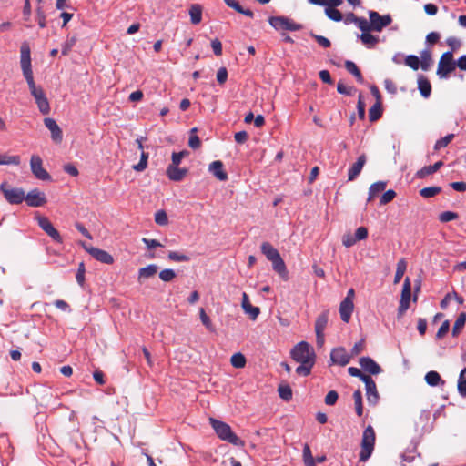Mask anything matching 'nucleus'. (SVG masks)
<instances>
[{"label": "nucleus", "instance_id": "nucleus-1", "mask_svg": "<svg viewBox=\"0 0 466 466\" xmlns=\"http://www.w3.org/2000/svg\"><path fill=\"white\" fill-rule=\"evenodd\" d=\"M291 358L300 365L297 367L296 373L299 376H308L316 361L313 348L306 341L296 344L290 352Z\"/></svg>", "mask_w": 466, "mask_h": 466}, {"label": "nucleus", "instance_id": "nucleus-2", "mask_svg": "<svg viewBox=\"0 0 466 466\" xmlns=\"http://www.w3.org/2000/svg\"><path fill=\"white\" fill-rule=\"evenodd\" d=\"M209 421L220 440L228 441L238 447L244 446L245 442L232 431L231 427L228 424L213 418H210Z\"/></svg>", "mask_w": 466, "mask_h": 466}, {"label": "nucleus", "instance_id": "nucleus-3", "mask_svg": "<svg viewBox=\"0 0 466 466\" xmlns=\"http://www.w3.org/2000/svg\"><path fill=\"white\" fill-rule=\"evenodd\" d=\"M375 444V431L371 426H368L362 434L360 461H366L372 454Z\"/></svg>", "mask_w": 466, "mask_h": 466}, {"label": "nucleus", "instance_id": "nucleus-4", "mask_svg": "<svg viewBox=\"0 0 466 466\" xmlns=\"http://www.w3.org/2000/svg\"><path fill=\"white\" fill-rule=\"evenodd\" d=\"M0 192L3 193L5 200L12 205L21 204L25 198V193L23 188L13 187L6 182L0 185Z\"/></svg>", "mask_w": 466, "mask_h": 466}, {"label": "nucleus", "instance_id": "nucleus-5", "mask_svg": "<svg viewBox=\"0 0 466 466\" xmlns=\"http://www.w3.org/2000/svg\"><path fill=\"white\" fill-rule=\"evenodd\" d=\"M269 25L277 31H299L302 29V25L296 23L287 16H271L268 18Z\"/></svg>", "mask_w": 466, "mask_h": 466}, {"label": "nucleus", "instance_id": "nucleus-6", "mask_svg": "<svg viewBox=\"0 0 466 466\" xmlns=\"http://www.w3.org/2000/svg\"><path fill=\"white\" fill-rule=\"evenodd\" d=\"M456 63L453 61L452 52H445L438 65L437 75L440 78H446L450 73L455 70Z\"/></svg>", "mask_w": 466, "mask_h": 466}, {"label": "nucleus", "instance_id": "nucleus-7", "mask_svg": "<svg viewBox=\"0 0 466 466\" xmlns=\"http://www.w3.org/2000/svg\"><path fill=\"white\" fill-rule=\"evenodd\" d=\"M370 25L371 31L381 32L384 27L391 24L392 18L390 15H380L378 12L369 11Z\"/></svg>", "mask_w": 466, "mask_h": 466}, {"label": "nucleus", "instance_id": "nucleus-8", "mask_svg": "<svg viewBox=\"0 0 466 466\" xmlns=\"http://www.w3.org/2000/svg\"><path fill=\"white\" fill-rule=\"evenodd\" d=\"M30 167L34 176L43 181L51 180V176L43 167V162L39 156L33 155L30 159Z\"/></svg>", "mask_w": 466, "mask_h": 466}, {"label": "nucleus", "instance_id": "nucleus-9", "mask_svg": "<svg viewBox=\"0 0 466 466\" xmlns=\"http://www.w3.org/2000/svg\"><path fill=\"white\" fill-rule=\"evenodd\" d=\"M38 226L56 242L62 243L63 239L59 232L54 228L50 220L42 216L36 218Z\"/></svg>", "mask_w": 466, "mask_h": 466}, {"label": "nucleus", "instance_id": "nucleus-10", "mask_svg": "<svg viewBox=\"0 0 466 466\" xmlns=\"http://www.w3.org/2000/svg\"><path fill=\"white\" fill-rule=\"evenodd\" d=\"M24 201H25L29 207L37 208L42 207L46 203V197L44 192L35 188L25 195Z\"/></svg>", "mask_w": 466, "mask_h": 466}, {"label": "nucleus", "instance_id": "nucleus-11", "mask_svg": "<svg viewBox=\"0 0 466 466\" xmlns=\"http://www.w3.org/2000/svg\"><path fill=\"white\" fill-rule=\"evenodd\" d=\"M411 296V284L409 278H406L403 283L401 297L399 306V314H403L410 307Z\"/></svg>", "mask_w": 466, "mask_h": 466}, {"label": "nucleus", "instance_id": "nucleus-12", "mask_svg": "<svg viewBox=\"0 0 466 466\" xmlns=\"http://www.w3.org/2000/svg\"><path fill=\"white\" fill-rule=\"evenodd\" d=\"M365 383L367 400L370 405H376L379 401L380 396L377 390L376 383L371 377L362 378Z\"/></svg>", "mask_w": 466, "mask_h": 466}, {"label": "nucleus", "instance_id": "nucleus-13", "mask_svg": "<svg viewBox=\"0 0 466 466\" xmlns=\"http://www.w3.org/2000/svg\"><path fill=\"white\" fill-rule=\"evenodd\" d=\"M350 354L342 347L333 349L330 353L332 363L339 366H346L350 361Z\"/></svg>", "mask_w": 466, "mask_h": 466}, {"label": "nucleus", "instance_id": "nucleus-14", "mask_svg": "<svg viewBox=\"0 0 466 466\" xmlns=\"http://www.w3.org/2000/svg\"><path fill=\"white\" fill-rule=\"evenodd\" d=\"M31 95L35 98L39 111L44 115L48 114L50 112V105L44 90L41 88L35 93H31Z\"/></svg>", "mask_w": 466, "mask_h": 466}, {"label": "nucleus", "instance_id": "nucleus-15", "mask_svg": "<svg viewBox=\"0 0 466 466\" xmlns=\"http://www.w3.org/2000/svg\"><path fill=\"white\" fill-rule=\"evenodd\" d=\"M85 248L94 258H96V260H98L102 263L110 265L114 262L113 257L108 252H106L103 249L94 248V247H90V248L86 247Z\"/></svg>", "mask_w": 466, "mask_h": 466}, {"label": "nucleus", "instance_id": "nucleus-16", "mask_svg": "<svg viewBox=\"0 0 466 466\" xmlns=\"http://www.w3.org/2000/svg\"><path fill=\"white\" fill-rule=\"evenodd\" d=\"M20 64L23 72L32 70L30 46L26 42L20 47Z\"/></svg>", "mask_w": 466, "mask_h": 466}, {"label": "nucleus", "instance_id": "nucleus-17", "mask_svg": "<svg viewBox=\"0 0 466 466\" xmlns=\"http://www.w3.org/2000/svg\"><path fill=\"white\" fill-rule=\"evenodd\" d=\"M45 126L51 132V137L56 143H60L63 139L62 130L53 118L44 119Z\"/></svg>", "mask_w": 466, "mask_h": 466}, {"label": "nucleus", "instance_id": "nucleus-18", "mask_svg": "<svg viewBox=\"0 0 466 466\" xmlns=\"http://www.w3.org/2000/svg\"><path fill=\"white\" fill-rule=\"evenodd\" d=\"M366 156L364 154L360 155L357 161L351 166L348 172V179L350 181L355 180L358 176L360 174L364 165L366 164Z\"/></svg>", "mask_w": 466, "mask_h": 466}, {"label": "nucleus", "instance_id": "nucleus-19", "mask_svg": "<svg viewBox=\"0 0 466 466\" xmlns=\"http://www.w3.org/2000/svg\"><path fill=\"white\" fill-rule=\"evenodd\" d=\"M360 365L361 368L366 370L367 372L377 375L381 372V369L378 363H376L370 357H362L360 359Z\"/></svg>", "mask_w": 466, "mask_h": 466}, {"label": "nucleus", "instance_id": "nucleus-20", "mask_svg": "<svg viewBox=\"0 0 466 466\" xmlns=\"http://www.w3.org/2000/svg\"><path fill=\"white\" fill-rule=\"evenodd\" d=\"M241 306L244 312L249 315L250 319L253 320H255L260 313L259 308L254 307L250 304L248 296L245 292L242 294Z\"/></svg>", "mask_w": 466, "mask_h": 466}, {"label": "nucleus", "instance_id": "nucleus-21", "mask_svg": "<svg viewBox=\"0 0 466 466\" xmlns=\"http://www.w3.org/2000/svg\"><path fill=\"white\" fill-rule=\"evenodd\" d=\"M353 309H354L353 301L342 300L340 302L339 311L341 320L343 322L348 323L350 320Z\"/></svg>", "mask_w": 466, "mask_h": 466}, {"label": "nucleus", "instance_id": "nucleus-22", "mask_svg": "<svg viewBox=\"0 0 466 466\" xmlns=\"http://www.w3.org/2000/svg\"><path fill=\"white\" fill-rule=\"evenodd\" d=\"M208 170L220 181H226L228 179V175L223 170V163L219 160L210 163Z\"/></svg>", "mask_w": 466, "mask_h": 466}, {"label": "nucleus", "instance_id": "nucleus-23", "mask_svg": "<svg viewBox=\"0 0 466 466\" xmlns=\"http://www.w3.org/2000/svg\"><path fill=\"white\" fill-rule=\"evenodd\" d=\"M187 174V168H180L178 167H167V176L172 181H181Z\"/></svg>", "mask_w": 466, "mask_h": 466}, {"label": "nucleus", "instance_id": "nucleus-24", "mask_svg": "<svg viewBox=\"0 0 466 466\" xmlns=\"http://www.w3.org/2000/svg\"><path fill=\"white\" fill-rule=\"evenodd\" d=\"M442 166H443V162L442 161H438L434 165L426 166V167H424L421 169L417 171L416 177L418 178H424L427 176L431 175V174L437 172Z\"/></svg>", "mask_w": 466, "mask_h": 466}, {"label": "nucleus", "instance_id": "nucleus-25", "mask_svg": "<svg viewBox=\"0 0 466 466\" xmlns=\"http://www.w3.org/2000/svg\"><path fill=\"white\" fill-rule=\"evenodd\" d=\"M261 252L266 256L268 260L273 261L280 257L279 251L268 242H263L261 245Z\"/></svg>", "mask_w": 466, "mask_h": 466}, {"label": "nucleus", "instance_id": "nucleus-26", "mask_svg": "<svg viewBox=\"0 0 466 466\" xmlns=\"http://www.w3.org/2000/svg\"><path fill=\"white\" fill-rule=\"evenodd\" d=\"M359 38L367 48H373L380 41L379 36L371 35L370 32L361 33Z\"/></svg>", "mask_w": 466, "mask_h": 466}, {"label": "nucleus", "instance_id": "nucleus-27", "mask_svg": "<svg viewBox=\"0 0 466 466\" xmlns=\"http://www.w3.org/2000/svg\"><path fill=\"white\" fill-rule=\"evenodd\" d=\"M190 21L193 25H198L202 20V7L198 4H193L189 7Z\"/></svg>", "mask_w": 466, "mask_h": 466}, {"label": "nucleus", "instance_id": "nucleus-28", "mask_svg": "<svg viewBox=\"0 0 466 466\" xmlns=\"http://www.w3.org/2000/svg\"><path fill=\"white\" fill-rule=\"evenodd\" d=\"M157 266L155 264L141 268L138 270V281L142 282L144 279L153 277L157 272Z\"/></svg>", "mask_w": 466, "mask_h": 466}, {"label": "nucleus", "instance_id": "nucleus-29", "mask_svg": "<svg viewBox=\"0 0 466 466\" xmlns=\"http://www.w3.org/2000/svg\"><path fill=\"white\" fill-rule=\"evenodd\" d=\"M386 182L379 181L376 183H373L370 188H369V197H368V202L371 201L374 198H376L380 193L384 191L386 188Z\"/></svg>", "mask_w": 466, "mask_h": 466}, {"label": "nucleus", "instance_id": "nucleus-30", "mask_svg": "<svg viewBox=\"0 0 466 466\" xmlns=\"http://www.w3.org/2000/svg\"><path fill=\"white\" fill-rule=\"evenodd\" d=\"M273 269L284 279H288V270L284 260L279 257L276 260L271 261Z\"/></svg>", "mask_w": 466, "mask_h": 466}, {"label": "nucleus", "instance_id": "nucleus-31", "mask_svg": "<svg viewBox=\"0 0 466 466\" xmlns=\"http://www.w3.org/2000/svg\"><path fill=\"white\" fill-rule=\"evenodd\" d=\"M224 2L228 6L233 8L239 14L245 15L248 17L254 16V13L250 9H244L236 0H224Z\"/></svg>", "mask_w": 466, "mask_h": 466}, {"label": "nucleus", "instance_id": "nucleus-32", "mask_svg": "<svg viewBox=\"0 0 466 466\" xmlns=\"http://www.w3.org/2000/svg\"><path fill=\"white\" fill-rule=\"evenodd\" d=\"M352 22L358 26L361 33H367L371 31L370 21L364 17H357L354 14H351Z\"/></svg>", "mask_w": 466, "mask_h": 466}, {"label": "nucleus", "instance_id": "nucleus-33", "mask_svg": "<svg viewBox=\"0 0 466 466\" xmlns=\"http://www.w3.org/2000/svg\"><path fill=\"white\" fill-rule=\"evenodd\" d=\"M425 381L431 387L438 386L439 384H444L440 374L437 371L431 370L426 373Z\"/></svg>", "mask_w": 466, "mask_h": 466}, {"label": "nucleus", "instance_id": "nucleus-34", "mask_svg": "<svg viewBox=\"0 0 466 466\" xmlns=\"http://www.w3.org/2000/svg\"><path fill=\"white\" fill-rule=\"evenodd\" d=\"M329 320V312H322L316 319L315 332H324Z\"/></svg>", "mask_w": 466, "mask_h": 466}, {"label": "nucleus", "instance_id": "nucleus-35", "mask_svg": "<svg viewBox=\"0 0 466 466\" xmlns=\"http://www.w3.org/2000/svg\"><path fill=\"white\" fill-rule=\"evenodd\" d=\"M418 88L420 90V95L423 97L430 96L431 92V86L430 82L423 76H420L418 79Z\"/></svg>", "mask_w": 466, "mask_h": 466}, {"label": "nucleus", "instance_id": "nucleus-36", "mask_svg": "<svg viewBox=\"0 0 466 466\" xmlns=\"http://www.w3.org/2000/svg\"><path fill=\"white\" fill-rule=\"evenodd\" d=\"M420 66L423 70H428L432 64L431 52L426 48L420 52Z\"/></svg>", "mask_w": 466, "mask_h": 466}, {"label": "nucleus", "instance_id": "nucleus-37", "mask_svg": "<svg viewBox=\"0 0 466 466\" xmlns=\"http://www.w3.org/2000/svg\"><path fill=\"white\" fill-rule=\"evenodd\" d=\"M465 322H466V313L461 312L459 314V316L452 327V336L453 337H457L460 334L461 330L462 329V328L465 325Z\"/></svg>", "mask_w": 466, "mask_h": 466}, {"label": "nucleus", "instance_id": "nucleus-38", "mask_svg": "<svg viewBox=\"0 0 466 466\" xmlns=\"http://www.w3.org/2000/svg\"><path fill=\"white\" fill-rule=\"evenodd\" d=\"M345 67L348 70V72L352 74L357 78V81L359 83H363L362 75L354 62L350 61V60L346 61Z\"/></svg>", "mask_w": 466, "mask_h": 466}, {"label": "nucleus", "instance_id": "nucleus-39", "mask_svg": "<svg viewBox=\"0 0 466 466\" xmlns=\"http://www.w3.org/2000/svg\"><path fill=\"white\" fill-rule=\"evenodd\" d=\"M21 162L19 156H11L7 154H0V165L18 166Z\"/></svg>", "mask_w": 466, "mask_h": 466}, {"label": "nucleus", "instance_id": "nucleus-40", "mask_svg": "<svg viewBox=\"0 0 466 466\" xmlns=\"http://www.w3.org/2000/svg\"><path fill=\"white\" fill-rule=\"evenodd\" d=\"M353 400H354V404H355L356 413L359 417H361L363 414V406H362V394L360 390L354 391Z\"/></svg>", "mask_w": 466, "mask_h": 466}, {"label": "nucleus", "instance_id": "nucleus-41", "mask_svg": "<svg viewBox=\"0 0 466 466\" xmlns=\"http://www.w3.org/2000/svg\"><path fill=\"white\" fill-rule=\"evenodd\" d=\"M458 391L461 397H466V367L461 370L458 380Z\"/></svg>", "mask_w": 466, "mask_h": 466}, {"label": "nucleus", "instance_id": "nucleus-42", "mask_svg": "<svg viewBox=\"0 0 466 466\" xmlns=\"http://www.w3.org/2000/svg\"><path fill=\"white\" fill-rule=\"evenodd\" d=\"M407 268V263L404 259H400L397 263L396 273L394 277V283L397 284L402 279Z\"/></svg>", "mask_w": 466, "mask_h": 466}, {"label": "nucleus", "instance_id": "nucleus-43", "mask_svg": "<svg viewBox=\"0 0 466 466\" xmlns=\"http://www.w3.org/2000/svg\"><path fill=\"white\" fill-rule=\"evenodd\" d=\"M381 116V105L377 101L369 110V118L371 122L378 120Z\"/></svg>", "mask_w": 466, "mask_h": 466}, {"label": "nucleus", "instance_id": "nucleus-44", "mask_svg": "<svg viewBox=\"0 0 466 466\" xmlns=\"http://www.w3.org/2000/svg\"><path fill=\"white\" fill-rule=\"evenodd\" d=\"M325 15L332 21L340 22L343 18L342 14L337 8L327 6L325 8Z\"/></svg>", "mask_w": 466, "mask_h": 466}, {"label": "nucleus", "instance_id": "nucleus-45", "mask_svg": "<svg viewBox=\"0 0 466 466\" xmlns=\"http://www.w3.org/2000/svg\"><path fill=\"white\" fill-rule=\"evenodd\" d=\"M230 362L234 368L240 369L246 365V359L243 354L235 353L231 356Z\"/></svg>", "mask_w": 466, "mask_h": 466}, {"label": "nucleus", "instance_id": "nucleus-46", "mask_svg": "<svg viewBox=\"0 0 466 466\" xmlns=\"http://www.w3.org/2000/svg\"><path fill=\"white\" fill-rule=\"evenodd\" d=\"M23 75L28 84V86H29V89H30V93H35V91L41 89L42 87H39V86H35V83L34 81V76H33V71L32 70H29V71H24L23 72Z\"/></svg>", "mask_w": 466, "mask_h": 466}, {"label": "nucleus", "instance_id": "nucleus-47", "mask_svg": "<svg viewBox=\"0 0 466 466\" xmlns=\"http://www.w3.org/2000/svg\"><path fill=\"white\" fill-rule=\"evenodd\" d=\"M76 37L75 35L68 36L66 38V40L64 42V44L62 45V48H61L62 55L63 56L68 55V53L71 51V49L76 45Z\"/></svg>", "mask_w": 466, "mask_h": 466}, {"label": "nucleus", "instance_id": "nucleus-48", "mask_svg": "<svg viewBox=\"0 0 466 466\" xmlns=\"http://www.w3.org/2000/svg\"><path fill=\"white\" fill-rule=\"evenodd\" d=\"M303 461L306 466H315V461L308 444H305L303 448Z\"/></svg>", "mask_w": 466, "mask_h": 466}, {"label": "nucleus", "instance_id": "nucleus-49", "mask_svg": "<svg viewBox=\"0 0 466 466\" xmlns=\"http://www.w3.org/2000/svg\"><path fill=\"white\" fill-rule=\"evenodd\" d=\"M441 191L440 187H428L420 191V195L423 198H432Z\"/></svg>", "mask_w": 466, "mask_h": 466}, {"label": "nucleus", "instance_id": "nucleus-50", "mask_svg": "<svg viewBox=\"0 0 466 466\" xmlns=\"http://www.w3.org/2000/svg\"><path fill=\"white\" fill-rule=\"evenodd\" d=\"M189 153L187 150H183L180 152H174L171 157L172 163L168 167H178L180 165L183 157H185Z\"/></svg>", "mask_w": 466, "mask_h": 466}, {"label": "nucleus", "instance_id": "nucleus-51", "mask_svg": "<svg viewBox=\"0 0 466 466\" xmlns=\"http://www.w3.org/2000/svg\"><path fill=\"white\" fill-rule=\"evenodd\" d=\"M278 391L279 397L284 400H289L292 398V390L289 385H280Z\"/></svg>", "mask_w": 466, "mask_h": 466}, {"label": "nucleus", "instance_id": "nucleus-52", "mask_svg": "<svg viewBox=\"0 0 466 466\" xmlns=\"http://www.w3.org/2000/svg\"><path fill=\"white\" fill-rule=\"evenodd\" d=\"M405 64L413 70H418L420 66V58L415 55L407 56L405 58Z\"/></svg>", "mask_w": 466, "mask_h": 466}, {"label": "nucleus", "instance_id": "nucleus-53", "mask_svg": "<svg viewBox=\"0 0 466 466\" xmlns=\"http://www.w3.org/2000/svg\"><path fill=\"white\" fill-rule=\"evenodd\" d=\"M453 137H454L453 134H448L444 137L437 140L435 143V146H434V149L440 150L441 148L447 147L451 142Z\"/></svg>", "mask_w": 466, "mask_h": 466}, {"label": "nucleus", "instance_id": "nucleus-54", "mask_svg": "<svg viewBox=\"0 0 466 466\" xmlns=\"http://www.w3.org/2000/svg\"><path fill=\"white\" fill-rule=\"evenodd\" d=\"M199 317H200V319H201V322L203 323V325L209 330V331H214L215 329H214V326L209 319V317L206 314V311L203 308L200 309L199 310Z\"/></svg>", "mask_w": 466, "mask_h": 466}, {"label": "nucleus", "instance_id": "nucleus-55", "mask_svg": "<svg viewBox=\"0 0 466 466\" xmlns=\"http://www.w3.org/2000/svg\"><path fill=\"white\" fill-rule=\"evenodd\" d=\"M148 154L142 151L140 161L133 167L136 171L141 172L147 167Z\"/></svg>", "mask_w": 466, "mask_h": 466}, {"label": "nucleus", "instance_id": "nucleus-56", "mask_svg": "<svg viewBox=\"0 0 466 466\" xmlns=\"http://www.w3.org/2000/svg\"><path fill=\"white\" fill-rule=\"evenodd\" d=\"M458 214L453 211H444L440 214L439 219L442 223H447L458 218Z\"/></svg>", "mask_w": 466, "mask_h": 466}, {"label": "nucleus", "instance_id": "nucleus-57", "mask_svg": "<svg viewBox=\"0 0 466 466\" xmlns=\"http://www.w3.org/2000/svg\"><path fill=\"white\" fill-rule=\"evenodd\" d=\"M155 222L159 226H166L168 223V218L164 210H158L155 214Z\"/></svg>", "mask_w": 466, "mask_h": 466}, {"label": "nucleus", "instance_id": "nucleus-58", "mask_svg": "<svg viewBox=\"0 0 466 466\" xmlns=\"http://www.w3.org/2000/svg\"><path fill=\"white\" fill-rule=\"evenodd\" d=\"M168 258L170 260L176 261V262H186V261L189 260L188 256L179 253V252H177V251H170L168 253Z\"/></svg>", "mask_w": 466, "mask_h": 466}, {"label": "nucleus", "instance_id": "nucleus-59", "mask_svg": "<svg viewBox=\"0 0 466 466\" xmlns=\"http://www.w3.org/2000/svg\"><path fill=\"white\" fill-rule=\"evenodd\" d=\"M396 197V192L392 189H389L386 192L382 194L380 199V205H386L393 200V198Z\"/></svg>", "mask_w": 466, "mask_h": 466}, {"label": "nucleus", "instance_id": "nucleus-60", "mask_svg": "<svg viewBox=\"0 0 466 466\" xmlns=\"http://www.w3.org/2000/svg\"><path fill=\"white\" fill-rule=\"evenodd\" d=\"M354 90L353 86H347L341 81L337 85V91L342 95L351 96Z\"/></svg>", "mask_w": 466, "mask_h": 466}, {"label": "nucleus", "instance_id": "nucleus-61", "mask_svg": "<svg viewBox=\"0 0 466 466\" xmlns=\"http://www.w3.org/2000/svg\"><path fill=\"white\" fill-rule=\"evenodd\" d=\"M85 273H86L85 264L83 262H81L78 265L77 272L76 275V281L81 287H83L84 283H85Z\"/></svg>", "mask_w": 466, "mask_h": 466}, {"label": "nucleus", "instance_id": "nucleus-62", "mask_svg": "<svg viewBox=\"0 0 466 466\" xmlns=\"http://www.w3.org/2000/svg\"><path fill=\"white\" fill-rule=\"evenodd\" d=\"M176 277V273L173 269L166 268L160 271L159 278L165 282L171 281Z\"/></svg>", "mask_w": 466, "mask_h": 466}, {"label": "nucleus", "instance_id": "nucleus-63", "mask_svg": "<svg viewBox=\"0 0 466 466\" xmlns=\"http://www.w3.org/2000/svg\"><path fill=\"white\" fill-rule=\"evenodd\" d=\"M196 131H197L196 127L191 129V135H190V137L188 140V146L193 149H196V148L199 147V146H200L199 137L194 134Z\"/></svg>", "mask_w": 466, "mask_h": 466}, {"label": "nucleus", "instance_id": "nucleus-64", "mask_svg": "<svg viewBox=\"0 0 466 466\" xmlns=\"http://www.w3.org/2000/svg\"><path fill=\"white\" fill-rule=\"evenodd\" d=\"M311 37H313L319 45H320L321 46L325 47V48H328L330 46L331 43L330 41L325 37V36H322V35H316L314 33H310L309 34Z\"/></svg>", "mask_w": 466, "mask_h": 466}]
</instances>
